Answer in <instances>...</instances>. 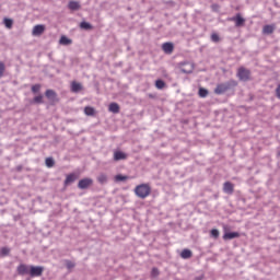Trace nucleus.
<instances>
[{
    "instance_id": "20",
    "label": "nucleus",
    "mask_w": 280,
    "mask_h": 280,
    "mask_svg": "<svg viewBox=\"0 0 280 280\" xmlns=\"http://www.w3.org/2000/svg\"><path fill=\"white\" fill-rule=\"evenodd\" d=\"M192 255L194 254L191 253L190 249H183L182 253H180L182 259H191Z\"/></svg>"
},
{
    "instance_id": "23",
    "label": "nucleus",
    "mask_w": 280,
    "mask_h": 280,
    "mask_svg": "<svg viewBox=\"0 0 280 280\" xmlns=\"http://www.w3.org/2000/svg\"><path fill=\"white\" fill-rule=\"evenodd\" d=\"M45 163H46V166L48 167H54L56 165L54 158H46Z\"/></svg>"
},
{
    "instance_id": "17",
    "label": "nucleus",
    "mask_w": 280,
    "mask_h": 280,
    "mask_svg": "<svg viewBox=\"0 0 280 280\" xmlns=\"http://www.w3.org/2000/svg\"><path fill=\"white\" fill-rule=\"evenodd\" d=\"M68 8H69V10L75 11V10H80V8H82V5H80V2H78V1H70L68 3Z\"/></svg>"
},
{
    "instance_id": "36",
    "label": "nucleus",
    "mask_w": 280,
    "mask_h": 280,
    "mask_svg": "<svg viewBox=\"0 0 280 280\" xmlns=\"http://www.w3.org/2000/svg\"><path fill=\"white\" fill-rule=\"evenodd\" d=\"M152 277H159V269L158 268H153L151 271Z\"/></svg>"
},
{
    "instance_id": "2",
    "label": "nucleus",
    "mask_w": 280,
    "mask_h": 280,
    "mask_svg": "<svg viewBox=\"0 0 280 280\" xmlns=\"http://www.w3.org/2000/svg\"><path fill=\"white\" fill-rule=\"evenodd\" d=\"M231 84L236 86L237 82L231 81V82H228V83L218 84L217 88L214 89L215 95H222V94L226 93L229 91V89H231Z\"/></svg>"
},
{
    "instance_id": "4",
    "label": "nucleus",
    "mask_w": 280,
    "mask_h": 280,
    "mask_svg": "<svg viewBox=\"0 0 280 280\" xmlns=\"http://www.w3.org/2000/svg\"><path fill=\"white\" fill-rule=\"evenodd\" d=\"M43 272H45V267L31 266V270H30L31 277H43Z\"/></svg>"
},
{
    "instance_id": "7",
    "label": "nucleus",
    "mask_w": 280,
    "mask_h": 280,
    "mask_svg": "<svg viewBox=\"0 0 280 280\" xmlns=\"http://www.w3.org/2000/svg\"><path fill=\"white\" fill-rule=\"evenodd\" d=\"M230 21H233L236 27H242L246 23V20L240 13L231 18Z\"/></svg>"
},
{
    "instance_id": "32",
    "label": "nucleus",
    "mask_w": 280,
    "mask_h": 280,
    "mask_svg": "<svg viewBox=\"0 0 280 280\" xmlns=\"http://www.w3.org/2000/svg\"><path fill=\"white\" fill-rule=\"evenodd\" d=\"M3 73H5V63L0 61V78H3Z\"/></svg>"
},
{
    "instance_id": "28",
    "label": "nucleus",
    "mask_w": 280,
    "mask_h": 280,
    "mask_svg": "<svg viewBox=\"0 0 280 280\" xmlns=\"http://www.w3.org/2000/svg\"><path fill=\"white\" fill-rule=\"evenodd\" d=\"M66 267L68 270H73V268H75V262L71 260H66Z\"/></svg>"
},
{
    "instance_id": "1",
    "label": "nucleus",
    "mask_w": 280,
    "mask_h": 280,
    "mask_svg": "<svg viewBox=\"0 0 280 280\" xmlns=\"http://www.w3.org/2000/svg\"><path fill=\"white\" fill-rule=\"evenodd\" d=\"M133 191L138 198H141V200H145V198H148L150 194H152V187L150 186V184H140L136 186Z\"/></svg>"
},
{
    "instance_id": "26",
    "label": "nucleus",
    "mask_w": 280,
    "mask_h": 280,
    "mask_svg": "<svg viewBox=\"0 0 280 280\" xmlns=\"http://www.w3.org/2000/svg\"><path fill=\"white\" fill-rule=\"evenodd\" d=\"M80 27H81V30H93V25H91L88 22H81Z\"/></svg>"
},
{
    "instance_id": "5",
    "label": "nucleus",
    "mask_w": 280,
    "mask_h": 280,
    "mask_svg": "<svg viewBox=\"0 0 280 280\" xmlns=\"http://www.w3.org/2000/svg\"><path fill=\"white\" fill-rule=\"evenodd\" d=\"M45 96L47 97V100H49V102H51V104H56V102H59L58 94L54 90H46Z\"/></svg>"
},
{
    "instance_id": "6",
    "label": "nucleus",
    "mask_w": 280,
    "mask_h": 280,
    "mask_svg": "<svg viewBox=\"0 0 280 280\" xmlns=\"http://www.w3.org/2000/svg\"><path fill=\"white\" fill-rule=\"evenodd\" d=\"M91 185H93V179L92 178H83L81 180H79L78 183V187L79 189H89V187H91Z\"/></svg>"
},
{
    "instance_id": "25",
    "label": "nucleus",
    "mask_w": 280,
    "mask_h": 280,
    "mask_svg": "<svg viewBox=\"0 0 280 280\" xmlns=\"http://www.w3.org/2000/svg\"><path fill=\"white\" fill-rule=\"evenodd\" d=\"M3 22H4V25H5V27H7L8 30H12V25L14 24V22H13L12 20L5 18V19L3 20Z\"/></svg>"
},
{
    "instance_id": "27",
    "label": "nucleus",
    "mask_w": 280,
    "mask_h": 280,
    "mask_svg": "<svg viewBox=\"0 0 280 280\" xmlns=\"http://www.w3.org/2000/svg\"><path fill=\"white\" fill-rule=\"evenodd\" d=\"M155 86H156V89H165V81H163V80H156L155 81Z\"/></svg>"
},
{
    "instance_id": "18",
    "label": "nucleus",
    "mask_w": 280,
    "mask_h": 280,
    "mask_svg": "<svg viewBox=\"0 0 280 280\" xmlns=\"http://www.w3.org/2000/svg\"><path fill=\"white\" fill-rule=\"evenodd\" d=\"M275 32V24L265 25L262 27V34H272Z\"/></svg>"
},
{
    "instance_id": "9",
    "label": "nucleus",
    "mask_w": 280,
    "mask_h": 280,
    "mask_svg": "<svg viewBox=\"0 0 280 280\" xmlns=\"http://www.w3.org/2000/svg\"><path fill=\"white\" fill-rule=\"evenodd\" d=\"M44 33H45V25L37 24L33 27V31H32L33 36H40Z\"/></svg>"
},
{
    "instance_id": "19",
    "label": "nucleus",
    "mask_w": 280,
    "mask_h": 280,
    "mask_svg": "<svg viewBox=\"0 0 280 280\" xmlns=\"http://www.w3.org/2000/svg\"><path fill=\"white\" fill-rule=\"evenodd\" d=\"M97 183H100L101 185H105V183H108V175L101 173L97 176Z\"/></svg>"
},
{
    "instance_id": "35",
    "label": "nucleus",
    "mask_w": 280,
    "mask_h": 280,
    "mask_svg": "<svg viewBox=\"0 0 280 280\" xmlns=\"http://www.w3.org/2000/svg\"><path fill=\"white\" fill-rule=\"evenodd\" d=\"M1 255H10V248L8 247H2L0 250Z\"/></svg>"
},
{
    "instance_id": "10",
    "label": "nucleus",
    "mask_w": 280,
    "mask_h": 280,
    "mask_svg": "<svg viewBox=\"0 0 280 280\" xmlns=\"http://www.w3.org/2000/svg\"><path fill=\"white\" fill-rule=\"evenodd\" d=\"M162 50L164 51V54H173L174 52V44L171 42H166L164 44H162Z\"/></svg>"
},
{
    "instance_id": "31",
    "label": "nucleus",
    "mask_w": 280,
    "mask_h": 280,
    "mask_svg": "<svg viewBox=\"0 0 280 280\" xmlns=\"http://www.w3.org/2000/svg\"><path fill=\"white\" fill-rule=\"evenodd\" d=\"M211 40H212L213 43H220V35H218V33H213V34L211 35Z\"/></svg>"
},
{
    "instance_id": "13",
    "label": "nucleus",
    "mask_w": 280,
    "mask_h": 280,
    "mask_svg": "<svg viewBox=\"0 0 280 280\" xmlns=\"http://www.w3.org/2000/svg\"><path fill=\"white\" fill-rule=\"evenodd\" d=\"M75 180H78V175H75V173H71L67 175L65 179V185H71V183H75Z\"/></svg>"
},
{
    "instance_id": "30",
    "label": "nucleus",
    "mask_w": 280,
    "mask_h": 280,
    "mask_svg": "<svg viewBox=\"0 0 280 280\" xmlns=\"http://www.w3.org/2000/svg\"><path fill=\"white\" fill-rule=\"evenodd\" d=\"M210 235L218 240V237H220V231H218V229H213L211 230Z\"/></svg>"
},
{
    "instance_id": "21",
    "label": "nucleus",
    "mask_w": 280,
    "mask_h": 280,
    "mask_svg": "<svg viewBox=\"0 0 280 280\" xmlns=\"http://www.w3.org/2000/svg\"><path fill=\"white\" fill-rule=\"evenodd\" d=\"M108 110H109V113H114L117 115V113H119V104L110 103L108 106Z\"/></svg>"
},
{
    "instance_id": "14",
    "label": "nucleus",
    "mask_w": 280,
    "mask_h": 280,
    "mask_svg": "<svg viewBox=\"0 0 280 280\" xmlns=\"http://www.w3.org/2000/svg\"><path fill=\"white\" fill-rule=\"evenodd\" d=\"M235 237H240V232H226L223 235V240H235Z\"/></svg>"
},
{
    "instance_id": "24",
    "label": "nucleus",
    "mask_w": 280,
    "mask_h": 280,
    "mask_svg": "<svg viewBox=\"0 0 280 280\" xmlns=\"http://www.w3.org/2000/svg\"><path fill=\"white\" fill-rule=\"evenodd\" d=\"M115 180H116V183H121L124 180H128V176L118 174L115 176Z\"/></svg>"
},
{
    "instance_id": "16",
    "label": "nucleus",
    "mask_w": 280,
    "mask_h": 280,
    "mask_svg": "<svg viewBox=\"0 0 280 280\" xmlns=\"http://www.w3.org/2000/svg\"><path fill=\"white\" fill-rule=\"evenodd\" d=\"M84 115L88 117H95V108L92 106L84 107Z\"/></svg>"
},
{
    "instance_id": "8",
    "label": "nucleus",
    "mask_w": 280,
    "mask_h": 280,
    "mask_svg": "<svg viewBox=\"0 0 280 280\" xmlns=\"http://www.w3.org/2000/svg\"><path fill=\"white\" fill-rule=\"evenodd\" d=\"M18 275H21L22 277L25 275H30L31 266H27L25 264H21L18 266Z\"/></svg>"
},
{
    "instance_id": "29",
    "label": "nucleus",
    "mask_w": 280,
    "mask_h": 280,
    "mask_svg": "<svg viewBox=\"0 0 280 280\" xmlns=\"http://www.w3.org/2000/svg\"><path fill=\"white\" fill-rule=\"evenodd\" d=\"M207 95H209V91H207L203 88L199 89V97H207Z\"/></svg>"
},
{
    "instance_id": "22",
    "label": "nucleus",
    "mask_w": 280,
    "mask_h": 280,
    "mask_svg": "<svg viewBox=\"0 0 280 280\" xmlns=\"http://www.w3.org/2000/svg\"><path fill=\"white\" fill-rule=\"evenodd\" d=\"M60 45H71L72 40L69 37L62 35L59 39Z\"/></svg>"
},
{
    "instance_id": "34",
    "label": "nucleus",
    "mask_w": 280,
    "mask_h": 280,
    "mask_svg": "<svg viewBox=\"0 0 280 280\" xmlns=\"http://www.w3.org/2000/svg\"><path fill=\"white\" fill-rule=\"evenodd\" d=\"M40 91V84H35L32 86V93H38Z\"/></svg>"
},
{
    "instance_id": "33",
    "label": "nucleus",
    "mask_w": 280,
    "mask_h": 280,
    "mask_svg": "<svg viewBox=\"0 0 280 280\" xmlns=\"http://www.w3.org/2000/svg\"><path fill=\"white\" fill-rule=\"evenodd\" d=\"M33 102L35 104H43V95L35 96Z\"/></svg>"
},
{
    "instance_id": "15",
    "label": "nucleus",
    "mask_w": 280,
    "mask_h": 280,
    "mask_svg": "<svg viewBox=\"0 0 280 280\" xmlns=\"http://www.w3.org/2000/svg\"><path fill=\"white\" fill-rule=\"evenodd\" d=\"M71 91L72 93H79V91H82V83L73 81L71 83Z\"/></svg>"
},
{
    "instance_id": "11",
    "label": "nucleus",
    "mask_w": 280,
    "mask_h": 280,
    "mask_svg": "<svg viewBox=\"0 0 280 280\" xmlns=\"http://www.w3.org/2000/svg\"><path fill=\"white\" fill-rule=\"evenodd\" d=\"M223 191L225 194H233V191H235V186L231 183V182H225L223 184Z\"/></svg>"
},
{
    "instance_id": "3",
    "label": "nucleus",
    "mask_w": 280,
    "mask_h": 280,
    "mask_svg": "<svg viewBox=\"0 0 280 280\" xmlns=\"http://www.w3.org/2000/svg\"><path fill=\"white\" fill-rule=\"evenodd\" d=\"M236 75H237L238 80H241V82H248L252 80L250 70L246 69L244 67H240L237 69Z\"/></svg>"
},
{
    "instance_id": "12",
    "label": "nucleus",
    "mask_w": 280,
    "mask_h": 280,
    "mask_svg": "<svg viewBox=\"0 0 280 280\" xmlns=\"http://www.w3.org/2000/svg\"><path fill=\"white\" fill-rule=\"evenodd\" d=\"M126 159H128V154L124 153L122 151L114 152V161H126Z\"/></svg>"
}]
</instances>
